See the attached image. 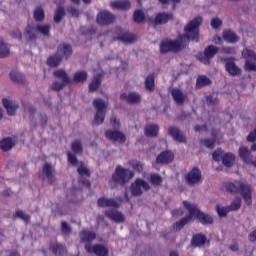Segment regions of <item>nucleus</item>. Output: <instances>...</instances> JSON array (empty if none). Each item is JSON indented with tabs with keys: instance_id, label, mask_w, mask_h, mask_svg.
I'll use <instances>...</instances> for the list:
<instances>
[{
	"instance_id": "nucleus-28",
	"label": "nucleus",
	"mask_w": 256,
	"mask_h": 256,
	"mask_svg": "<svg viewBox=\"0 0 256 256\" xmlns=\"http://www.w3.org/2000/svg\"><path fill=\"white\" fill-rule=\"evenodd\" d=\"M173 19V14L159 13L154 20L155 25H165Z\"/></svg>"
},
{
	"instance_id": "nucleus-60",
	"label": "nucleus",
	"mask_w": 256,
	"mask_h": 256,
	"mask_svg": "<svg viewBox=\"0 0 256 256\" xmlns=\"http://www.w3.org/2000/svg\"><path fill=\"white\" fill-rule=\"evenodd\" d=\"M213 43H215L216 45H219L221 43H223V38H221L220 36H214L213 38Z\"/></svg>"
},
{
	"instance_id": "nucleus-38",
	"label": "nucleus",
	"mask_w": 256,
	"mask_h": 256,
	"mask_svg": "<svg viewBox=\"0 0 256 256\" xmlns=\"http://www.w3.org/2000/svg\"><path fill=\"white\" fill-rule=\"evenodd\" d=\"M10 49L7 43L0 40V58L9 57Z\"/></svg>"
},
{
	"instance_id": "nucleus-23",
	"label": "nucleus",
	"mask_w": 256,
	"mask_h": 256,
	"mask_svg": "<svg viewBox=\"0 0 256 256\" xmlns=\"http://www.w3.org/2000/svg\"><path fill=\"white\" fill-rule=\"evenodd\" d=\"M225 69L227 73H229V75H232L233 77H237V75H241V70L233 60H227L225 64Z\"/></svg>"
},
{
	"instance_id": "nucleus-26",
	"label": "nucleus",
	"mask_w": 256,
	"mask_h": 256,
	"mask_svg": "<svg viewBox=\"0 0 256 256\" xmlns=\"http://www.w3.org/2000/svg\"><path fill=\"white\" fill-rule=\"evenodd\" d=\"M238 155L241 160L244 161V163H251V159H253V155H251V151L249 148L245 146H240L238 150Z\"/></svg>"
},
{
	"instance_id": "nucleus-39",
	"label": "nucleus",
	"mask_w": 256,
	"mask_h": 256,
	"mask_svg": "<svg viewBox=\"0 0 256 256\" xmlns=\"http://www.w3.org/2000/svg\"><path fill=\"white\" fill-rule=\"evenodd\" d=\"M10 79L14 83H23V75L17 70L10 72Z\"/></svg>"
},
{
	"instance_id": "nucleus-6",
	"label": "nucleus",
	"mask_w": 256,
	"mask_h": 256,
	"mask_svg": "<svg viewBox=\"0 0 256 256\" xmlns=\"http://www.w3.org/2000/svg\"><path fill=\"white\" fill-rule=\"evenodd\" d=\"M134 175L133 171L118 166L112 175V181H114V183H119L120 185H125L129 180L133 179Z\"/></svg>"
},
{
	"instance_id": "nucleus-53",
	"label": "nucleus",
	"mask_w": 256,
	"mask_h": 256,
	"mask_svg": "<svg viewBox=\"0 0 256 256\" xmlns=\"http://www.w3.org/2000/svg\"><path fill=\"white\" fill-rule=\"evenodd\" d=\"M62 232L65 235H69V233H71V226H69V223L62 222Z\"/></svg>"
},
{
	"instance_id": "nucleus-22",
	"label": "nucleus",
	"mask_w": 256,
	"mask_h": 256,
	"mask_svg": "<svg viewBox=\"0 0 256 256\" xmlns=\"http://www.w3.org/2000/svg\"><path fill=\"white\" fill-rule=\"evenodd\" d=\"M106 217L111 219V221H115V223H123L125 221V216L123 213L113 209L105 212Z\"/></svg>"
},
{
	"instance_id": "nucleus-45",
	"label": "nucleus",
	"mask_w": 256,
	"mask_h": 256,
	"mask_svg": "<svg viewBox=\"0 0 256 256\" xmlns=\"http://www.w3.org/2000/svg\"><path fill=\"white\" fill-rule=\"evenodd\" d=\"M34 19L36 21H43V19H45V11L43 8L39 7L34 11Z\"/></svg>"
},
{
	"instance_id": "nucleus-50",
	"label": "nucleus",
	"mask_w": 256,
	"mask_h": 256,
	"mask_svg": "<svg viewBox=\"0 0 256 256\" xmlns=\"http://www.w3.org/2000/svg\"><path fill=\"white\" fill-rule=\"evenodd\" d=\"M14 217H18L19 219H22V221H25L26 223L29 222L30 219L29 215L24 214V212L21 210H17L14 214Z\"/></svg>"
},
{
	"instance_id": "nucleus-54",
	"label": "nucleus",
	"mask_w": 256,
	"mask_h": 256,
	"mask_svg": "<svg viewBox=\"0 0 256 256\" xmlns=\"http://www.w3.org/2000/svg\"><path fill=\"white\" fill-rule=\"evenodd\" d=\"M110 123H111L112 127H114V129H119V127H121V123L119 122V120L117 118H115V116H113L110 119Z\"/></svg>"
},
{
	"instance_id": "nucleus-57",
	"label": "nucleus",
	"mask_w": 256,
	"mask_h": 256,
	"mask_svg": "<svg viewBox=\"0 0 256 256\" xmlns=\"http://www.w3.org/2000/svg\"><path fill=\"white\" fill-rule=\"evenodd\" d=\"M204 145L208 149H213L215 147V140H204Z\"/></svg>"
},
{
	"instance_id": "nucleus-41",
	"label": "nucleus",
	"mask_w": 256,
	"mask_h": 256,
	"mask_svg": "<svg viewBox=\"0 0 256 256\" xmlns=\"http://www.w3.org/2000/svg\"><path fill=\"white\" fill-rule=\"evenodd\" d=\"M65 17V9L58 7L55 11V15H54V21L55 23H60L61 19H63Z\"/></svg>"
},
{
	"instance_id": "nucleus-47",
	"label": "nucleus",
	"mask_w": 256,
	"mask_h": 256,
	"mask_svg": "<svg viewBox=\"0 0 256 256\" xmlns=\"http://www.w3.org/2000/svg\"><path fill=\"white\" fill-rule=\"evenodd\" d=\"M134 21L135 23H143L145 21V14L141 10L134 12Z\"/></svg>"
},
{
	"instance_id": "nucleus-55",
	"label": "nucleus",
	"mask_w": 256,
	"mask_h": 256,
	"mask_svg": "<svg viewBox=\"0 0 256 256\" xmlns=\"http://www.w3.org/2000/svg\"><path fill=\"white\" fill-rule=\"evenodd\" d=\"M207 102L210 104V105H217V103H219V100L217 99V96H215V94L209 96L207 98Z\"/></svg>"
},
{
	"instance_id": "nucleus-31",
	"label": "nucleus",
	"mask_w": 256,
	"mask_h": 256,
	"mask_svg": "<svg viewBox=\"0 0 256 256\" xmlns=\"http://www.w3.org/2000/svg\"><path fill=\"white\" fill-rule=\"evenodd\" d=\"M15 145V138H4L0 141V149L2 151H9L10 149H13V146Z\"/></svg>"
},
{
	"instance_id": "nucleus-32",
	"label": "nucleus",
	"mask_w": 256,
	"mask_h": 256,
	"mask_svg": "<svg viewBox=\"0 0 256 256\" xmlns=\"http://www.w3.org/2000/svg\"><path fill=\"white\" fill-rule=\"evenodd\" d=\"M222 37L224 41H227L228 43H237V41H239V37L232 30H225Z\"/></svg>"
},
{
	"instance_id": "nucleus-21",
	"label": "nucleus",
	"mask_w": 256,
	"mask_h": 256,
	"mask_svg": "<svg viewBox=\"0 0 256 256\" xmlns=\"http://www.w3.org/2000/svg\"><path fill=\"white\" fill-rule=\"evenodd\" d=\"M115 33L117 35L115 36V39H118V41H122L123 43H133V41H135V36L133 34L123 32L121 28H117Z\"/></svg>"
},
{
	"instance_id": "nucleus-48",
	"label": "nucleus",
	"mask_w": 256,
	"mask_h": 256,
	"mask_svg": "<svg viewBox=\"0 0 256 256\" xmlns=\"http://www.w3.org/2000/svg\"><path fill=\"white\" fill-rule=\"evenodd\" d=\"M230 211H237L241 208V198H236L230 206H228Z\"/></svg>"
},
{
	"instance_id": "nucleus-16",
	"label": "nucleus",
	"mask_w": 256,
	"mask_h": 256,
	"mask_svg": "<svg viewBox=\"0 0 256 256\" xmlns=\"http://www.w3.org/2000/svg\"><path fill=\"white\" fill-rule=\"evenodd\" d=\"M85 249L88 253H94L97 256H107L109 253V249H107V247H105L104 245H94L91 246L89 244H87L85 246Z\"/></svg>"
},
{
	"instance_id": "nucleus-35",
	"label": "nucleus",
	"mask_w": 256,
	"mask_h": 256,
	"mask_svg": "<svg viewBox=\"0 0 256 256\" xmlns=\"http://www.w3.org/2000/svg\"><path fill=\"white\" fill-rule=\"evenodd\" d=\"M206 243H208L207 237H205V235L203 234H198L192 239V245H194V247H201L203 245H206Z\"/></svg>"
},
{
	"instance_id": "nucleus-18",
	"label": "nucleus",
	"mask_w": 256,
	"mask_h": 256,
	"mask_svg": "<svg viewBox=\"0 0 256 256\" xmlns=\"http://www.w3.org/2000/svg\"><path fill=\"white\" fill-rule=\"evenodd\" d=\"M106 138L110 141H115L116 143H124L126 141L125 134L117 130L106 131Z\"/></svg>"
},
{
	"instance_id": "nucleus-13",
	"label": "nucleus",
	"mask_w": 256,
	"mask_h": 256,
	"mask_svg": "<svg viewBox=\"0 0 256 256\" xmlns=\"http://www.w3.org/2000/svg\"><path fill=\"white\" fill-rule=\"evenodd\" d=\"M219 51V48L211 45L208 46L204 53H199L197 56V59L201 61V63H204V65H209V59H213V56Z\"/></svg>"
},
{
	"instance_id": "nucleus-17",
	"label": "nucleus",
	"mask_w": 256,
	"mask_h": 256,
	"mask_svg": "<svg viewBox=\"0 0 256 256\" xmlns=\"http://www.w3.org/2000/svg\"><path fill=\"white\" fill-rule=\"evenodd\" d=\"M186 181L189 185H195L201 183V171L197 168H193L187 175Z\"/></svg>"
},
{
	"instance_id": "nucleus-29",
	"label": "nucleus",
	"mask_w": 256,
	"mask_h": 256,
	"mask_svg": "<svg viewBox=\"0 0 256 256\" xmlns=\"http://www.w3.org/2000/svg\"><path fill=\"white\" fill-rule=\"evenodd\" d=\"M172 97L178 105H181V103H185V100L187 97L183 94V92L179 88L172 89Z\"/></svg>"
},
{
	"instance_id": "nucleus-25",
	"label": "nucleus",
	"mask_w": 256,
	"mask_h": 256,
	"mask_svg": "<svg viewBox=\"0 0 256 256\" xmlns=\"http://www.w3.org/2000/svg\"><path fill=\"white\" fill-rule=\"evenodd\" d=\"M101 77H103V71L98 69L89 85L90 91H97V89H99V86L101 85Z\"/></svg>"
},
{
	"instance_id": "nucleus-37",
	"label": "nucleus",
	"mask_w": 256,
	"mask_h": 256,
	"mask_svg": "<svg viewBox=\"0 0 256 256\" xmlns=\"http://www.w3.org/2000/svg\"><path fill=\"white\" fill-rule=\"evenodd\" d=\"M84 81H87V72L78 71L74 74V77H73L74 83H84Z\"/></svg>"
},
{
	"instance_id": "nucleus-34",
	"label": "nucleus",
	"mask_w": 256,
	"mask_h": 256,
	"mask_svg": "<svg viewBox=\"0 0 256 256\" xmlns=\"http://www.w3.org/2000/svg\"><path fill=\"white\" fill-rule=\"evenodd\" d=\"M159 134V126L156 124H150L145 128L146 137H157Z\"/></svg>"
},
{
	"instance_id": "nucleus-61",
	"label": "nucleus",
	"mask_w": 256,
	"mask_h": 256,
	"mask_svg": "<svg viewBox=\"0 0 256 256\" xmlns=\"http://www.w3.org/2000/svg\"><path fill=\"white\" fill-rule=\"evenodd\" d=\"M248 239L252 242L256 241V229L249 234Z\"/></svg>"
},
{
	"instance_id": "nucleus-9",
	"label": "nucleus",
	"mask_w": 256,
	"mask_h": 256,
	"mask_svg": "<svg viewBox=\"0 0 256 256\" xmlns=\"http://www.w3.org/2000/svg\"><path fill=\"white\" fill-rule=\"evenodd\" d=\"M54 76L58 79L52 84V89L54 91H61L62 87H65L68 83H71V79L64 70H56Z\"/></svg>"
},
{
	"instance_id": "nucleus-19",
	"label": "nucleus",
	"mask_w": 256,
	"mask_h": 256,
	"mask_svg": "<svg viewBox=\"0 0 256 256\" xmlns=\"http://www.w3.org/2000/svg\"><path fill=\"white\" fill-rule=\"evenodd\" d=\"M115 21V16L108 11H102L97 16V23L99 25H109Z\"/></svg>"
},
{
	"instance_id": "nucleus-20",
	"label": "nucleus",
	"mask_w": 256,
	"mask_h": 256,
	"mask_svg": "<svg viewBox=\"0 0 256 256\" xmlns=\"http://www.w3.org/2000/svg\"><path fill=\"white\" fill-rule=\"evenodd\" d=\"M3 107L6 109L7 114L10 116L15 115L17 113V109H19V105L16 104L15 101L9 99V98H4L2 100Z\"/></svg>"
},
{
	"instance_id": "nucleus-51",
	"label": "nucleus",
	"mask_w": 256,
	"mask_h": 256,
	"mask_svg": "<svg viewBox=\"0 0 256 256\" xmlns=\"http://www.w3.org/2000/svg\"><path fill=\"white\" fill-rule=\"evenodd\" d=\"M222 23L223 22L219 18H213L211 20V26L213 27V29H219V27H221Z\"/></svg>"
},
{
	"instance_id": "nucleus-43",
	"label": "nucleus",
	"mask_w": 256,
	"mask_h": 256,
	"mask_svg": "<svg viewBox=\"0 0 256 256\" xmlns=\"http://www.w3.org/2000/svg\"><path fill=\"white\" fill-rule=\"evenodd\" d=\"M210 84H211V80H209V78L206 76L198 77L197 82H196L197 87H205Z\"/></svg>"
},
{
	"instance_id": "nucleus-42",
	"label": "nucleus",
	"mask_w": 256,
	"mask_h": 256,
	"mask_svg": "<svg viewBox=\"0 0 256 256\" xmlns=\"http://www.w3.org/2000/svg\"><path fill=\"white\" fill-rule=\"evenodd\" d=\"M145 87L147 91H153L155 89V78L153 75H150L145 80Z\"/></svg>"
},
{
	"instance_id": "nucleus-58",
	"label": "nucleus",
	"mask_w": 256,
	"mask_h": 256,
	"mask_svg": "<svg viewBox=\"0 0 256 256\" xmlns=\"http://www.w3.org/2000/svg\"><path fill=\"white\" fill-rule=\"evenodd\" d=\"M68 12L70 13V15H72V17H79V10L75 8H69Z\"/></svg>"
},
{
	"instance_id": "nucleus-8",
	"label": "nucleus",
	"mask_w": 256,
	"mask_h": 256,
	"mask_svg": "<svg viewBox=\"0 0 256 256\" xmlns=\"http://www.w3.org/2000/svg\"><path fill=\"white\" fill-rule=\"evenodd\" d=\"M242 57L245 59L244 69L245 71L256 72V54L253 50L249 48H244L242 50Z\"/></svg>"
},
{
	"instance_id": "nucleus-14",
	"label": "nucleus",
	"mask_w": 256,
	"mask_h": 256,
	"mask_svg": "<svg viewBox=\"0 0 256 256\" xmlns=\"http://www.w3.org/2000/svg\"><path fill=\"white\" fill-rule=\"evenodd\" d=\"M40 179L47 181L48 183H53L55 181V168L49 163L44 164L42 172L39 174Z\"/></svg>"
},
{
	"instance_id": "nucleus-12",
	"label": "nucleus",
	"mask_w": 256,
	"mask_h": 256,
	"mask_svg": "<svg viewBox=\"0 0 256 256\" xmlns=\"http://www.w3.org/2000/svg\"><path fill=\"white\" fill-rule=\"evenodd\" d=\"M68 161L71 163V165H78L77 172L81 176L89 177L91 175V172L88 170L87 166L83 162H78L77 157L73 155L71 152H68Z\"/></svg>"
},
{
	"instance_id": "nucleus-7",
	"label": "nucleus",
	"mask_w": 256,
	"mask_h": 256,
	"mask_svg": "<svg viewBox=\"0 0 256 256\" xmlns=\"http://www.w3.org/2000/svg\"><path fill=\"white\" fill-rule=\"evenodd\" d=\"M212 158L214 161H222L224 167H233L235 164V156L231 152H224L221 149L216 150L212 154Z\"/></svg>"
},
{
	"instance_id": "nucleus-30",
	"label": "nucleus",
	"mask_w": 256,
	"mask_h": 256,
	"mask_svg": "<svg viewBox=\"0 0 256 256\" xmlns=\"http://www.w3.org/2000/svg\"><path fill=\"white\" fill-rule=\"evenodd\" d=\"M112 9H122L123 11H127V9L131 8V3L128 0H118L111 3Z\"/></svg>"
},
{
	"instance_id": "nucleus-24",
	"label": "nucleus",
	"mask_w": 256,
	"mask_h": 256,
	"mask_svg": "<svg viewBox=\"0 0 256 256\" xmlns=\"http://www.w3.org/2000/svg\"><path fill=\"white\" fill-rule=\"evenodd\" d=\"M174 158L175 156L173 155V152L165 151L158 155V157L156 158V163H158L159 165L171 163V161H173Z\"/></svg>"
},
{
	"instance_id": "nucleus-1",
	"label": "nucleus",
	"mask_w": 256,
	"mask_h": 256,
	"mask_svg": "<svg viewBox=\"0 0 256 256\" xmlns=\"http://www.w3.org/2000/svg\"><path fill=\"white\" fill-rule=\"evenodd\" d=\"M203 23V18L197 16L190 21L184 28L185 35L179 36L177 40H164L160 43V52L169 53V51H179L185 47L189 41L197 43L199 41V26Z\"/></svg>"
},
{
	"instance_id": "nucleus-49",
	"label": "nucleus",
	"mask_w": 256,
	"mask_h": 256,
	"mask_svg": "<svg viewBox=\"0 0 256 256\" xmlns=\"http://www.w3.org/2000/svg\"><path fill=\"white\" fill-rule=\"evenodd\" d=\"M130 166L132 167V169H134L135 171H138L139 173H141V171H143V164H141V162H139L137 160L131 161Z\"/></svg>"
},
{
	"instance_id": "nucleus-62",
	"label": "nucleus",
	"mask_w": 256,
	"mask_h": 256,
	"mask_svg": "<svg viewBox=\"0 0 256 256\" xmlns=\"http://www.w3.org/2000/svg\"><path fill=\"white\" fill-rule=\"evenodd\" d=\"M172 215H173V217H177V216H179V215H183V210H174L173 212H172Z\"/></svg>"
},
{
	"instance_id": "nucleus-59",
	"label": "nucleus",
	"mask_w": 256,
	"mask_h": 256,
	"mask_svg": "<svg viewBox=\"0 0 256 256\" xmlns=\"http://www.w3.org/2000/svg\"><path fill=\"white\" fill-rule=\"evenodd\" d=\"M223 53L233 55L236 53V51H235V48L226 47V48H223Z\"/></svg>"
},
{
	"instance_id": "nucleus-10",
	"label": "nucleus",
	"mask_w": 256,
	"mask_h": 256,
	"mask_svg": "<svg viewBox=\"0 0 256 256\" xmlns=\"http://www.w3.org/2000/svg\"><path fill=\"white\" fill-rule=\"evenodd\" d=\"M149 189H151L149 183L139 178L136 179L130 186V192L134 197L143 195V191H149Z\"/></svg>"
},
{
	"instance_id": "nucleus-46",
	"label": "nucleus",
	"mask_w": 256,
	"mask_h": 256,
	"mask_svg": "<svg viewBox=\"0 0 256 256\" xmlns=\"http://www.w3.org/2000/svg\"><path fill=\"white\" fill-rule=\"evenodd\" d=\"M150 183H152V185H161V183H163V178L159 174H151Z\"/></svg>"
},
{
	"instance_id": "nucleus-44",
	"label": "nucleus",
	"mask_w": 256,
	"mask_h": 256,
	"mask_svg": "<svg viewBox=\"0 0 256 256\" xmlns=\"http://www.w3.org/2000/svg\"><path fill=\"white\" fill-rule=\"evenodd\" d=\"M71 149L74 153L79 154L83 152V145L79 140H76L72 143Z\"/></svg>"
},
{
	"instance_id": "nucleus-64",
	"label": "nucleus",
	"mask_w": 256,
	"mask_h": 256,
	"mask_svg": "<svg viewBox=\"0 0 256 256\" xmlns=\"http://www.w3.org/2000/svg\"><path fill=\"white\" fill-rule=\"evenodd\" d=\"M206 127L205 126H195V131H205Z\"/></svg>"
},
{
	"instance_id": "nucleus-4",
	"label": "nucleus",
	"mask_w": 256,
	"mask_h": 256,
	"mask_svg": "<svg viewBox=\"0 0 256 256\" xmlns=\"http://www.w3.org/2000/svg\"><path fill=\"white\" fill-rule=\"evenodd\" d=\"M71 53L72 50L70 45H60L58 48V54L48 58L47 65H49V67H57V65H59L63 59H69V57H71Z\"/></svg>"
},
{
	"instance_id": "nucleus-36",
	"label": "nucleus",
	"mask_w": 256,
	"mask_h": 256,
	"mask_svg": "<svg viewBox=\"0 0 256 256\" xmlns=\"http://www.w3.org/2000/svg\"><path fill=\"white\" fill-rule=\"evenodd\" d=\"M80 239L82 243H90V241H93V239H95V233L88 230H83L80 233Z\"/></svg>"
},
{
	"instance_id": "nucleus-11",
	"label": "nucleus",
	"mask_w": 256,
	"mask_h": 256,
	"mask_svg": "<svg viewBox=\"0 0 256 256\" xmlns=\"http://www.w3.org/2000/svg\"><path fill=\"white\" fill-rule=\"evenodd\" d=\"M49 31H51V26L47 24H40L37 27H31L28 25L26 27V35L28 39H35L37 37L36 33H41L42 35H49Z\"/></svg>"
},
{
	"instance_id": "nucleus-15",
	"label": "nucleus",
	"mask_w": 256,
	"mask_h": 256,
	"mask_svg": "<svg viewBox=\"0 0 256 256\" xmlns=\"http://www.w3.org/2000/svg\"><path fill=\"white\" fill-rule=\"evenodd\" d=\"M120 99L122 101H126L127 103H131L132 105H137V103H141V95L136 92H124L120 95Z\"/></svg>"
},
{
	"instance_id": "nucleus-27",
	"label": "nucleus",
	"mask_w": 256,
	"mask_h": 256,
	"mask_svg": "<svg viewBox=\"0 0 256 256\" xmlns=\"http://www.w3.org/2000/svg\"><path fill=\"white\" fill-rule=\"evenodd\" d=\"M168 133L173 137L174 141H178V143H185L186 138L181 134L178 128L172 126L169 128Z\"/></svg>"
},
{
	"instance_id": "nucleus-56",
	"label": "nucleus",
	"mask_w": 256,
	"mask_h": 256,
	"mask_svg": "<svg viewBox=\"0 0 256 256\" xmlns=\"http://www.w3.org/2000/svg\"><path fill=\"white\" fill-rule=\"evenodd\" d=\"M12 37H14V39H21L22 34H21V30L19 29H14L11 33Z\"/></svg>"
},
{
	"instance_id": "nucleus-2",
	"label": "nucleus",
	"mask_w": 256,
	"mask_h": 256,
	"mask_svg": "<svg viewBox=\"0 0 256 256\" xmlns=\"http://www.w3.org/2000/svg\"><path fill=\"white\" fill-rule=\"evenodd\" d=\"M183 206L187 209L189 215L174 224V231H181L187 223H191L194 219L199 220L202 225H211L213 223V216L201 212L197 205L184 201Z\"/></svg>"
},
{
	"instance_id": "nucleus-40",
	"label": "nucleus",
	"mask_w": 256,
	"mask_h": 256,
	"mask_svg": "<svg viewBox=\"0 0 256 256\" xmlns=\"http://www.w3.org/2000/svg\"><path fill=\"white\" fill-rule=\"evenodd\" d=\"M216 211L220 217H226L227 213H229L231 210H229V206H223L221 204H218L216 206Z\"/></svg>"
},
{
	"instance_id": "nucleus-3",
	"label": "nucleus",
	"mask_w": 256,
	"mask_h": 256,
	"mask_svg": "<svg viewBox=\"0 0 256 256\" xmlns=\"http://www.w3.org/2000/svg\"><path fill=\"white\" fill-rule=\"evenodd\" d=\"M226 190L230 191V193H239L241 191L245 204L251 205L253 203L251 200L253 189L243 182L227 183Z\"/></svg>"
},
{
	"instance_id": "nucleus-33",
	"label": "nucleus",
	"mask_w": 256,
	"mask_h": 256,
	"mask_svg": "<svg viewBox=\"0 0 256 256\" xmlns=\"http://www.w3.org/2000/svg\"><path fill=\"white\" fill-rule=\"evenodd\" d=\"M99 207H119V202L114 199L100 198L98 200Z\"/></svg>"
},
{
	"instance_id": "nucleus-63",
	"label": "nucleus",
	"mask_w": 256,
	"mask_h": 256,
	"mask_svg": "<svg viewBox=\"0 0 256 256\" xmlns=\"http://www.w3.org/2000/svg\"><path fill=\"white\" fill-rule=\"evenodd\" d=\"M80 183L83 185V187H90L91 183L89 180H80Z\"/></svg>"
},
{
	"instance_id": "nucleus-5",
	"label": "nucleus",
	"mask_w": 256,
	"mask_h": 256,
	"mask_svg": "<svg viewBox=\"0 0 256 256\" xmlns=\"http://www.w3.org/2000/svg\"><path fill=\"white\" fill-rule=\"evenodd\" d=\"M92 105L96 109V114L94 117V125H101L105 121V113L107 112L108 104L105 100L96 98L93 100Z\"/></svg>"
},
{
	"instance_id": "nucleus-52",
	"label": "nucleus",
	"mask_w": 256,
	"mask_h": 256,
	"mask_svg": "<svg viewBox=\"0 0 256 256\" xmlns=\"http://www.w3.org/2000/svg\"><path fill=\"white\" fill-rule=\"evenodd\" d=\"M54 253L56 255H65V247H63V245H56L54 248Z\"/></svg>"
}]
</instances>
